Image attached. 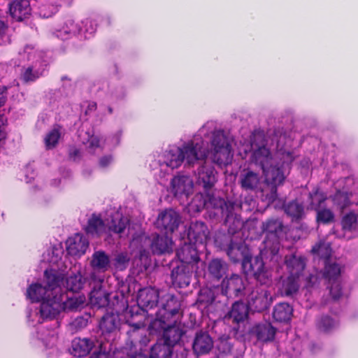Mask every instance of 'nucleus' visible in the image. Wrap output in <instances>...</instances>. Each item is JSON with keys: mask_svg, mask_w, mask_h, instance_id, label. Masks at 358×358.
Masks as SVG:
<instances>
[{"mask_svg": "<svg viewBox=\"0 0 358 358\" xmlns=\"http://www.w3.org/2000/svg\"><path fill=\"white\" fill-rule=\"evenodd\" d=\"M172 240L167 234H155L151 243V249L152 252L157 255L170 253L172 252Z\"/></svg>", "mask_w": 358, "mask_h": 358, "instance_id": "obj_28", "label": "nucleus"}, {"mask_svg": "<svg viewBox=\"0 0 358 358\" xmlns=\"http://www.w3.org/2000/svg\"><path fill=\"white\" fill-rule=\"evenodd\" d=\"M109 296L110 294L101 286L94 287L90 293V303L98 308L106 307L109 304Z\"/></svg>", "mask_w": 358, "mask_h": 358, "instance_id": "obj_38", "label": "nucleus"}, {"mask_svg": "<svg viewBox=\"0 0 358 358\" xmlns=\"http://www.w3.org/2000/svg\"><path fill=\"white\" fill-rule=\"evenodd\" d=\"M85 299L83 296L66 297L61 294V305L64 311H75L83 307Z\"/></svg>", "mask_w": 358, "mask_h": 358, "instance_id": "obj_41", "label": "nucleus"}, {"mask_svg": "<svg viewBox=\"0 0 358 358\" xmlns=\"http://www.w3.org/2000/svg\"><path fill=\"white\" fill-rule=\"evenodd\" d=\"M87 319L84 317H77L70 323L69 328L73 333H75L85 328L87 325Z\"/></svg>", "mask_w": 358, "mask_h": 358, "instance_id": "obj_57", "label": "nucleus"}, {"mask_svg": "<svg viewBox=\"0 0 358 358\" xmlns=\"http://www.w3.org/2000/svg\"><path fill=\"white\" fill-rule=\"evenodd\" d=\"M10 16L16 21H22L31 15L29 0H13L8 4Z\"/></svg>", "mask_w": 358, "mask_h": 358, "instance_id": "obj_24", "label": "nucleus"}, {"mask_svg": "<svg viewBox=\"0 0 358 358\" xmlns=\"http://www.w3.org/2000/svg\"><path fill=\"white\" fill-rule=\"evenodd\" d=\"M161 332L163 333L164 342L173 348L180 342L182 336L186 333V330L180 320L176 323L173 322L171 324L170 322L168 325H164L159 333Z\"/></svg>", "mask_w": 358, "mask_h": 358, "instance_id": "obj_17", "label": "nucleus"}, {"mask_svg": "<svg viewBox=\"0 0 358 358\" xmlns=\"http://www.w3.org/2000/svg\"><path fill=\"white\" fill-rule=\"evenodd\" d=\"M172 347L166 343H157L150 349V358H171Z\"/></svg>", "mask_w": 358, "mask_h": 358, "instance_id": "obj_43", "label": "nucleus"}, {"mask_svg": "<svg viewBox=\"0 0 358 358\" xmlns=\"http://www.w3.org/2000/svg\"><path fill=\"white\" fill-rule=\"evenodd\" d=\"M131 326L134 327V329L130 331V338L131 339V343L134 346L137 344L140 345H146L150 339L146 336L145 330L141 329L143 327V323L138 321L136 323L130 324Z\"/></svg>", "mask_w": 358, "mask_h": 358, "instance_id": "obj_37", "label": "nucleus"}, {"mask_svg": "<svg viewBox=\"0 0 358 358\" xmlns=\"http://www.w3.org/2000/svg\"><path fill=\"white\" fill-rule=\"evenodd\" d=\"M196 183L205 190L211 189L217 181L214 167L206 162L201 164L196 173Z\"/></svg>", "mask_w": 358, "mask_h": 358, "instance_id": "obj_18", "label": "nucleus"}, {"mask_svg": "<svg viewBox=\"0 0 358 358\" xmlns=\"http://www.w3.org/2000/svg\"><path fill=\"white\" fill-rule=\"evenodd\" d=\"M43 75V71L39 69H34V67L28 66L23 67L21 73L20 79L25 83L34 82Z\"/></svg>", "mask_w": 358, "mask_h": 358, "instance_id": "obj_48", "label": "nucleus"}, {"mask_svg": "<svg viewBox=\"0 0 358 358\" xmlns=\"http://www.w3.org/2000/svg\"><path fill=\"white\" fill-rule=\"evenodd\" d=\"M317 327L320 331L329 332L337 325L336 322L329 316H323L317 322Z\"/></svg>", "mask_w": 358, "mask_h": 358, "instance_id": "obj_53", "label": "nucleus"}, {"mask_svg": "<svg viewBox=\"0 0 358 358\" xmlns=\"http://www.w3.org/2000/svg\"><path fill=\"white\" fill-rule=\"evenodd\" d=\"M66 251L71 256H81L88 248L89 243L85 237L80 234H76L67 239Z\"/></svg>", "mask_w": 358, "mask_h": 358, "instance_id": "obj_23", "label": "nucleus"}, {"mask_svg": "<svg viewBox=\"0 0 358 358\" xmlns=\"http://www.w3.org/2000/svg\"><path fill=\"white\" fill-rule=\"evenodd\" d=\"M239 182L243 189L255 190L260 184V176L257 173L245 170L240 175Z\"/></svg>", "mask_w": 358, "mask_h": 358, "instance_id": "obj_32", "label": "nucleus"}, {"mask_svg": "<svg viewBox=\"0 0 358 358\" xmlns=\"http://www.w3.org/2000/svg\"><path fill=\"white\" fill-rule=\"evenodd\" d=\"M313 254H317L321 257H328L330 255V245L324 242H320L314 245L311 250Z\"/></svg>", "mask_w": 358, "mask_h": 358, "instance_id": "obj_55", "label": "nucleus"}, {"mask_svg": "<svg viewBox=\"0 0 358 358\" xmlns=\"http://www.w3.org/2000/svg\"><path fill=\"white\" fill-rule=\"evenodd\" d=\"M341 222L344 230H354L358 226L357 215L354 213H348L343 217Z\"/></svg>", "mask_w": 358, "mask_h": 358, "instance_id": "obj_52", "label": "nucleus"}, {"mask_svg": "<svg viewBox=\"0 0 358 358\" xmlns=\"http://www.w3.org/2000/svg\"><path fill=\"white\" fill-rule=\"evenodd\" d=\"M250 163L259 166L262 170L273 165L277 160L267 147L264 134L255 132L251 138Z\"/></svg>", "mask_w": 358, "mask_h": 358, "instance_id": "obj_3", "label": "nucleus"}, {"mask_svg": "<svg viewBox=\"0 0 358 358\" xmlns=\"http://www.w3.org/2000/svg\"><path fill=\"white\" fill-rule=\"evenodd\" d=\"M184 162V157L180 148H173L169 150L165 155L163 162H159L161 167L164 166L170 168L171 170L178 168Z\"/></svg>", "mask_w": 358, "mask_h": 358, "instance_id": "obj_31", "label": "nucleus"}, {"mask_svg": "<svg viewBox=\"0 0 358 358\" xmlns=\"http://www.w3.org/2000/svg\"><path fill=\"white\" fill-rule=\"evenodd\" d=\"M215 244L224 250L230 259L234 262H242L244 272L252 275L261 285L271 281V272L265 267L262 257H251L249 249L242 241H236L230 235L222 234L215 238Z\"/></svg>", "mask_w": 358, "mask_h": 358, "instance_id": "obj_1", "label": "nucleus"}, {"mask_svg": "<svg viewBox=\"0 0 358 358\" xmlns=\"http://www.w3.org/2000/svg\"><path fill=\"white\" fill-rule=\"evenodd\" d=\"M228 264L223 259L215 258L210 260L208 265V273L213 280H220L227 273Z\"/></svg>", "mask_w": 358, "mask_h": 358, "instance_id": "obj_29", "label": "nucleus"}, {"mask_svg": "<svg viewBox=\"0 0 358 358\" xmlns=\"http://www.w3.org/2000/svg\"><path fill=\"white\" fill-rule=\"evenodd\" d=\"M334 205L341 210L344 209L350 204V199L347 193L337 192L332 198Z\"/></svg>", "mask_w": 358, "mask_h": 358, "instance_id": "obj_54", "label": "nucleus"}, {"mask_svg": "<svg viewBox=\"0 0 358 358\" xmlns=\"http://www.w3.org/2000/svg\"><path fill=\"white\" fill-rule=\"evenodd\" d=\"M222 293L228 298L243 296L245 289V284L241 276L232 274L229 278H225L221 283Z\"/></svg>", "mask_w": 358, "mask_h": 358, "instance_id": "obj_14", "label": "nucleus"}, {"mask_svg": "<svg viewBox=\"0 0 358 358\" xmlns=\"http://www.w3.org/2000/svg\"><path fill=\"white\" fill-rule=\"evenodd\" d=\"M60 131L58 129L54 128L45 137L44 141L48 150L54 148L58 143L60 138Z\"/></svg>", "mask_w": 358, "mask_h": 358, "instance_id": "obj_50", "label": "nucleus"}, {"mask_svg": "<svg viewBox=\"0 0 358 358\" xmlns=\"http://www.w3.org/2000/svg\"><path fill=\"white\" fill-rule=\"evenodd\" d=\"M159 302V292L157 289L147 287L139 289L137 296L138 306L131 308L127 312V315H129L131 317L134 315H138L139 309H142L145 312L154 308Z\"/></svg>", "mask_w": 358, "mask_h": 358, "instance_id": "obj_7", "label": "nucleus"}, {"mask_svg": "<svg viewBox=\"0 0 358 358\" xmlns=\"http://www.w3.org/2000/svg\"><path fill=\"white\" fill-rule=\"evenodd\" d=\"M285 213L293 219H300L304 215V207L297 200L292 201L284 205Z\"/></svg>", "mask_w": 358, "mask_h": 358, "instance_id": "obj_46", "label": "nucleus"}, {"mask_svg": "<svg viewBox=\"0 0 358 358\" xmlns=\"http://www.w3.org/2000/svg\"><path fill=\"white\" fill-rule=\"evenodd\" d=\"M298 277L290 275L282 282V294L285 296L293 297L299 291V284Z\"/></svg>", "mask_w": 358, "mask_h": 358, "instance_id": "obj_42", "label": "nucleus"}, {"mask_svg": "<svg viewBox=\"0 0 358 358\" xmlns=\"http://www.w3.org/2000/svg\"><path fill=\"white\" fill-rule=\"evenodd\" d=\"M120 324V320L117 314L113 313H106L102 317L99 324V327L102 332V336L104 337V339L107 341L105 345L108 347V349L112 348V343H110V341L114 340ZM101 343L104 344L102 341H101L100 344Z\"/></svg>", "mask_w": 358, "mask_h": 358, "instance_id": "obj_11", "label": "nucleus"}, {"mask_svg": "<svg viewBox=\"0 0 358 358\" xmlns=\"http://www.w3.org/2000/svg\"><path fill=\"white\" fill-rule=\"evenodd\" d=\"M171 188L175 196L187 197L193 193L194 182L189 176L178 174L171 180Z\"/></svg>", "mask_w": 358, "mask_h": 358, "instance_id": "obj_16", "label": "nucleus"}, {"mask_svg": "<svg viewBox=\"0 0 358 358\" xmlns=\"http://www.w3.org/2000/svg\"><path fill=\"white\" fill-rule=\"evenodd\" d=\"M64 283L68 290L76 292L83 288L85 280L80 273L78 272L66 278Z\"/></svg>", "mask_w": 358, "mask_h": 358, "instance_id": "obj_47", "label": "nucleus"}, {"mask_svg": "<svg viewBox=\"0 0 358 358\" xmlns=\"http://www.w3.org/2000/svg\"><path fill=\"white\" fill-rule=\"evenodd\" d=\"M62 311L61 305V294H48L40 306L39 314L43 320H52Z\"/></svg>", "mask_w": 358, "mask_h": 358, "instance_id": "obj_13", "label": "nucleus"}, {"mask_svg": "<svg viewBox=\"0 0 358 358\" xmlns=\"http://www.w3.org/2000/svg\"><path fill=\"white\" fill-rule=\"evenodd\" d=\"M47 290L52 295L61 294L60 286L64 285V275L55 270H45L44 272Z\"/></svg>", "mask_w": 358, "mask_h": 358, "instance_id": "obj_25", "label": "nucleus"}, {"mask_svg": "<svg viewBox=\"0 0 358 358\" xmlns=\"http://www.w3.org/2000/svg\"><path fill=\"white\" fill-rule=\"evenodd\" d=\"M112 160L113 158L111 156H104L100 159L99 165L100 166L105 168L111 163Z\"/></svg>", "mask_w": 358, "mask_h": 358, "instance_id": "obj_61", "label": "nucleus"}, {"mask_svg": "<svg viewBox=\"0 0 358 358\" xmlns=\"http://www.w3.org/2000/svg\"><path fill=\"white\" fill-rule=\"evenodd\" d=\"M315 211L317 213V222L322 224H329L334 221V214L329 208H316Z\"/></svg>", "mask_w": 358, "mask_h": 358, "instance_id": "obj_49", "label": "nucleus"}, {"mask_svg": "<svg viewBox=\"0 0 358 358\" xmlns=\"http://www.w3.org/2000/svg\"><path fill=\"white\" fill-rule=\"evenodd\" d=\"M91 266L98 271H107L110 266L108 255L101 250L95 252L92 255Z\"/></svg>", "mask_w": 358, "mask_h": 358, "instance_id": "obj_40", "label": "nucleus"}, {"mask_svg": "<svg viewBox=\"0 0 358 358\" xmlns=\"http://www.w3.org/2000/svg\"><path fill=\"white\" fill-rule=\"evenodd\" d=\"M217 294L214 289L209 287H203L199 293L196 303L201 308H206L215 302Z\"/></svg>", "mask_w": 358, "mask_h": 358, "instance_id": "obj_39", "label": "nucleus"}, {"mask_svg": "<svg viewBox=\"0 0 358 358\" xmlns=\"http://www.w3.org/2000/svg\"><path fill=\"white\" fill-rule=\"evenodd\" d=\"M196 268L185 264L174 267L171 271L173 284L180 288L187 287L190 284L192 273Z\"/></svg>", "mask_w": 358, "mask_h": 358, "instance_id": "obj_21", "label": "nucleus"}, {"mask_svg": "<svg viewBox=\"0 0 358 358\" xmlns=\"http://www.w3.org/2000/svg\"><path fill=\"white\" fill-rule=\"evenodd\" d=\"M203 207L207 209H218L222 215L231 209H241V203L237 200L225 201L220 196L213 194L206 195L203 201Z\"/></svg>", "mask_w": 358, "mask_h": 358, "instance_id": "obj_15", "label": "nucleus"}, {"mask_svg": "<svg viewBox=\"0 0 358 358\" xmlns=\"http://www.w3.org/2000/svg\"><path fill=\"white\" fill-rule=\"evenodd\" d=\"M222 347H223V350L222 351L224 353H229L231 350V345L229 344H228L227 342L222 343L221 345L219 346L220 350H221Z\"/></svg>", "mask_w": 358, "mask_h": 358, "instance_id": "obj_64", "label": "nucleus"}, {"mask_svg": "<svg viewBox=\"0 0 358 358\" xmlns=\"http://www.w3.org/2000/svg\"><path fill=\"white\" fill-rule=\"evenodd\" d=\"M262 229L266 235L264 250L275 257L279 250V238L283 234L282 222L278 219H269L262 223Z\"/></svg>", "mask_w": 358, "mask_h": 358, "instance_id": "obj_5", "label": "nucleus"}, {"mask_svg": "<svg viewBox=\"0 0 358 358\" xmlns=\"http://www.w3.org/2000/svg\"><path fill=\"white\" fill-rule=\"evenodd\" d=\"M112 348H108L105 344H99V351L94 352L91 358H108Z\"/></svg>", "mask_w": 358, "mask_h": 358, "instance_id": "obj_58", "label": "nucleus"}, {"mask_svg": "<svg viewBox=\"0 0 358 358\" xmlns=\"http://www.w3.org/2000/svg\"><path fill=\"white\" fill-rule=\"evenodd\" d=\"M182 315L180 300L173 294H165L159 301L155 318L150 323L149 329L152 333L160 332L164 325L181 320Z\"/></svg>", "mask_w": 358, "mask_h": 358, "instance_id": "obj_2", "label": "nucleus"}, {"mask_svg": "<svg viewBox=\"0 0 358 358\" xmlns=\"http://www.w3.org/2000/svg\"><path fill=\"white\" fill-rule=\"evenodd\" d=\"M211 146L212 160L214 163L226 166L231 162L233 156L231 147L223 131L218 130L213 133Z\"/></svg>", "mask_w": 358, "mask_h": 358, "instance_id": "obj_4", "label": "nucleus"}, {"mask_svg": "<svg viewBox=\"0 0 358 358\" xmlns=\"http://www.w3.org/2000/svg\"><path fill=\"white\" fill-rule=\"evenodd\" d=\"M237 209L228 210L223 216H225L224 223L228 227V233L234 234L239 231L243 225V220L241 215L235 213Z\"/></svg>", "mask_w": 358, "mask_h": 358, "instance_id": "obj_36", "label": "nucleus"}, {"mask_svg": "<svg viewBox=\"0 0 358 358\" xmlns=\"http://www.w3.org/2000/svg\"><path fill=\"white\" fill-rule=\"evenodd\" d=\"M273 317L278 322H288L293 315V308L288 303H278L273 310Z\"/></svg>", "mask_w": 358, "mask_h": 358, "instance_id": "obj_33", "label": "nucleus"}, {"mask_svg": "<svg viewBox=\"0 0 358 358\" xmlns=\"http://www.w3.org/2000/svg\"><path fill=\"white\" fill-rule=\"evenodd\" d=\"M48 294L49 290H47L46 287L38 283L30 285L27 291V297L32 301H42Z\"/></svg>", "mask_w": 358, "mask_h": 358, "instance_id": "obj_44", "label": "nucleus"}, {"mask_svg": "<svg viewBox=\"0 0 358 358\" xmlns=\"http://www.w3.org/2000/svg\"><path fill=\"white\" fill-rule=\"evenodd\" d=\"M275 329L271 324H262L256 327V335L258 340L266 342L273 340Z\"/></svg>", "mask_w": 358, "mask_h": 358, "instance_id": "obj_45", "label": "nucleus"}, {"mask_svg": "<svg viewBox=\"0 0 358 358\" xmlns=\"http://www.w3.org/2000/svg\"><path fill=\"white\" fill-rule=\"evenodd\" d=\"M129 220L119 212H115L110 216V220L107 224V234L111 232L121 234L129 224Z\"/></svg>", "mask_w": 358, "mask_h": 358, "instance_id": "obj_30", "label": "nucleus"}, {"mask_svg": "<svg viewBox=\"0 0 358 358\" xmlns=\"http://www.w3.org/2000/svg\"><path fill=\"white\" fill-rule=\"evenodd\" d=\"M248 308L245 303L242 301H236L233 303L231 310L225 316L224 320L229 323L239 324L243 322L248 317Z\"/></svg>", "mask_w": 358, "mask_h": 358, "instance_id": "obj_26", "label": "nucleus"}, {"mask_svg": "<svg viewBox=\"0 0 358 358\" xmlns=\"http://www.w3.org/2000/svg\"><path fill=\"white\" fill-rule=\"evenodd\" d=\"M96 109V103L95 102H90L88 106H87V108L85 110V114L86 115H89L90 113H91L93 111H95Z\"/></svg>", "mask_w": 358, "mask_h": 358, "instance_id": "obj_63", "label": "nucleus"}, {"mask_svg": "<svg viewBox=\"0 0 358 358\" xmlns=\"http://www.w3.org/2000/svg\"><path fill=\"white\" fill-rule=\"evenodd\" d=\"M196 244L189 242H184L176 251V255L180 262V264L191 266L196 268V264L200 262Z\"/></svg>", "mask_w": 358, "mask_h": 358, "instance_id": "obj_20", "label": "nucleus"}, {"mask_svg": "<svg viewBox=\"0 0 358 358\" xmlns=\"http://www.w3.org/2000/svg\"><path fill=\"white\" fill-rule=\"evenodd\" d=\"M184 157V162L189 166L194 164L200 165L206 161L207 157V149L203 145V141L195 142L192 141L180 148Z\"/></svg>", "mask_w": 358, "mask_h": 358, "instance_id": "obj_9", "label": "nucleus"}, {"mask_svg": "<svg viewBox=\"0 0 358 358\" xmlns=\"http://www.w3.org/2000/svg\"><path fill=\"white\" fill-rule=\"evenodd\" d=\"M180 220L178 212L171 208L166 209L158 215L156 227L166 234H172L178 229Z\"/></svg>", "mask_w": 358, "mask_h": 358, "instance_id": "obj_12", "label": "nucleus"}, {"mask_svg": "<svg viewBox=\"0 0 358 358\" xmlns=\"http://www.w3.org/2000/svg\"><path fill=\"white\" fill-rule=\"evenodd\" d=\"M213 348V341L207 332L199 331L192 343V350L197 355L208 354Z\"/></svg>", "mask_w": 358, "mask_h": 358, "instance_id": "obj_22", "label": "nucleus"}, {"mask_svg": "<svg viewBox=\"0 0 358 358\" xmlns=\"http://www.w3.org/2000/svg\"><path fill=\"white\" fill-rule=\"evenodd\" d=\"M130 258L127 253L121 252L113 259V264L117 269L124 270L128 266Z\"/></svg>", "mask_w": 358, "mask_h": 358, "instance_id": "obj_56", "label": "nucleus"}, {"mask_svg": "<svg viewBox=\"0 0 358 358\" xmlns=\"http://www.w3.org/2000/svg\"><path fill=\"white\" fill-rule=\"evenodd\" d=\"M341 267L336 262H327L322 271L323 278L330 284L329 293L333 301L342 296L341 282Z\"/></svg>", "mask_w": 358, "mask_h": 358, "instance_id": "obj_8", "label": "nucleus"}, {"mask_svg": "<svg viewBox=\"0 0 358 358\" xmlns=\"http://www.w3.org/2000/svg\"><path fill=\"white\" fill-rule=\"evenodd\" d=\"M93 347V342L88 338H75L71 343V353L78 357L89 354Z\"/></svg>", "mask_w": 358, "mask_h": 358, "instance_id": "obj_34", "label": "nucleus"}, {"mask_svg": "<svg viewBox=\"0 0 358 358\" xmlns=\"http://www.w3.org/2000/svg\"><path fill=\"white\" fill-rule=\"evenodd\" d=\"M319 284V278L316 274H310L306 278V286L308 288L313 287Z\"/></svg>", "mask_w": 358, "mask_h": 358, "instance_id": "obj_59", "label": "nucleus"}, {"mask_svg": "<svg viewBox=\"0 0 358 358\" xmlns=\"http://www.w3.org/2000/svg\"><path fill=\"white\" fill-rule=\"evenodd\" d=\"M34 48L31 45H26L24 49L23 54H27V59L30 60L31 58V55L34 53Z\"/></svg>", "mask_w": 358, "mask_h": 358, "instance_id": "obj_62", "label": "nucleus"}, {"mask_svg": "<svg viewBox=\"0 0 358 358\" xmlns=\"http://www.w3.org/2000/svg\"><path fill=\"white\" fill-rule=\"evenodd\" d=\"M262 172L265 182L270 188V194L266 195V198L270 202H273L278 198V187L282 185L286 178L282 170V164L276 161L273 165L263 169Z\"/></svg>", "mask_w": 358, "mask_h": 358, "instance_id": "obj_6", "label": "nucleus"}, {"mask_svg": "<svg viewBox=\"0 0 358 358\" xmlns=\"http://www.w3.org/2000/svg\"><path fill=\"white\" fill-rule=\"evenodd\" d=\"M273 301V297L268 290L255 287L248 295V306L251 310L262 312L267 310Z\"/></svg>", "mask_w": 358, "mask_h": 358, "instance_id": "obj_10", "label": "nucleus"}, {"mask_svg": "<svg viewBox=\"0 0 358 358\" xmlns=\"http://www.w3.org/2000/svg\"><path fill=\"white\" fill-rule=\"evenodd\" d=\"M210 231L202 221L195 220L191 222L187 230V236L189 242L194 244L206 243L209 238Z\"/></svg>", "mask_w": 358, "mask_h": 358, "instance_id": "obj_19", "label": "nucleus"}, {"mask_svg": "<svg viewBox=\"0 0 358 358\" xmlns=\"http://www.w3.org/2000/svg\"><path fill=\"white\" fill-rule=\"evenodd\" d=\"M285 262L293 276L299 277L306 266L305 258L296 255L285 256Z\"/></svg>", "mask_w": 358, "mask_h": 358, "instance_id": "obj_35", "label": "nucleus"}, {"mask_svg": "<svg viewBox=\"0 0 358 358\" xmlns=\"http://www.w3.org/2000/svg\"><path fill=\"white\" fill-rule=\"evenodd\" d=\"M310 199V205L311 208L315 210L316 208H322L323 203L327 199V197L318 189L313 191L309 194Z\"/></svg>", "mask_w": 358, "mask_h": 358, "instance_id": "obj_51", "label": "nucleus"}, {"mask_svg": "<svg viewBox=\"0 0 358 358\" xmlns=\"http://www.w3.org/2000/svg\"><path fill=\"white\" fill-rule=\"evenodd\" d=\"M7 99V87L0 85V107L4 105Z\"/></svg>", "mask_w": 358, "mask_h": 358, "instance_id": "obj_60", "label": "nucleus"}, {"mask_svg": "<svg viewBox=\"0 0 358 358\" xmlns=\"http://www.w3.org/2000/svg\"><path fill=\"white\" fill-rule=\"evenodd\" d=\"M87 234L92 237H99L107 234V227L100 216L92 214L85 228Z\"/></svg>", "mask_w": 358, "mask_h": 358, "instance_id": "obj_27", "label": "nucleus"}]
</instances>
